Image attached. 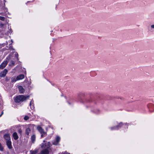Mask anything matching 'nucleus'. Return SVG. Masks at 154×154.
<instances>
[{
	"label": "nucleus",
	"instance_id": "obj_31",
	"mask_svg": "<svg viewBox=\"0 0 154 154\" xmlns=\"http://www.w3.org/2000/svg\"><path fill=\"white\" fill-rule=\"evenodd\" d=\"M4 0L5 1V0Z\"/></svg>",
	"mask_w": 154,
	"mask_h": 154
},
{
	"label": "nucleus",
	"instance_id": "obj_30",
	"mask_svg": "<svg viewBox=\"0 0 154 154\" xmlns=\"http://www.w3.org/2000/svg\"><path fill=\"white\" fill-rule=\"evenodd\" d=\"M125 125H126V126H127V124H125Z\"/></svg>",
	"mask_w": 154,
	"mask_h": 154
},
{
	"label": "nucleus",
	"instance_id": "obj_20",
	"mask_svg": "<svg viewBox=\"0 0 154 154\" xmlns=\"http://www.w3.org/2000/svg\"><path fill=\"white\" fill-rule=\"evenodd\" d=\"M3 150V148L1 144L0 143V150L1 151H2Z\"/></svg>",
	"mask_w": 154,
	"mask_h": 154
},
{
	"label": "nucleus",
	"instance_id": "obj_9",
	"mask_svg": "<svg viewBox=\"0 0 154 154\" xmlns=\"http://www.w3.org/2000/svg\"><path fill=\"white\" fill-rule=\"evenodd\" d=\"M122 125V124L121 123L119 124V125L116 126L115 127H112L111 128V130H115L118 129L119 128H120L121 126Z\"/></svg>",
	"mask_w": 154,
	"mask_h": 154
},
{
	"label": "nucleus",
	"instance_id": "obj_29",
	"mask_svg": "<svg viewBox=\"0 0 154 154\" xmlns=\"http://www.w3.org/2000/svg\"><path fill=\"white\" fill-rule=\"evenodd\" d=\"M1 26H3V24H1Z\"/></svg>",
	"mask_w": 154,
	"mask_h": 154
},
{
	"label": "nucleus",
	"instance_id": "obj_25",
	"mask_svg": "<svg viewBox=\"0 0 154 154\" xmlns=\"http://www.w3.org/2000/svg\"><path fill=\"white\" fill-rule=\"evenodd\" d=\"M63 154H70L69 153H68L66 151L65 152L63 153Z\"/></svg>",
	"mask_w": 154,
	"mask_h": 154
},
{
	"label": "nucleus",
	"instance_id": "obj_6",
	"mask_svg": "<svg viewBox=\"0 0 154 154\" xmlns=\"http://www.w3.org/2000/svg\"><path fill=\"white\" fill-rule=\"evenodd\" d=\"M8 64V61L7 60L4 61L0 65V69H3Z\"/></svg>",
	"mask_w": 154,
	"mask_h": 154
},
{
	"label": "nucleus",
	"instance_id": "obj_3",
	"mask_svg": "<svg viewBox=\"0 0 154 154\" xmlns=\"http://www.w3.org/2000/svg\"><path fill=\"white\" fill-rule=\"evenodd\" d=\"M37 129L38 131L41 134V137H43L46 136V133L44 132V130L41 127L39 126H38L37 127Z\"/></svg>",
	"mask_w": 154,
	"mask_h": 154
},
{
	"label": "nucleus",
	"instance_id": "obj_24",
	"mask_svg": "<svg viewBox=\"0 0 154 154\" xmlns=\"http://www.w3.org/2000/svg\"><path fill=\"white\" fill-rule=\"evenodd\" d=\"M150 27L152 29H154V24L151 25Z\"/></svg>",
	"mask_w": 154,
	"mask_h": 154
},
{
	"label": "nucleus",
	"instance_id": "obj_7",
	"mask_svg": "<svg viewBox=\"0 0 154 154\" xmlns=\"http://www.w3.org/2000/svg\"><path fill=\"white\" fill-rule=\"evenodd\" d=\"M4 137L6 141L11 140L10 136L8 134H5L4 136Z\"/></svg>",
	"mask_w": 154,
	"mask_h": 154
},
{
	"label": "nucleus",
	"instance_id": "obj_22",
	"mask_svg": "<svg viewBox=\"0 0 154 154\" xmlns=\"http://www.w3.org/2000/svg\"><path fill=\"white\" fill-rule=\"evenodd\" d=\"M29 119V117L27 116H25L24 118V119L26 120H27Z\"/></svg>",
	"mask_w": 154,
	"mask_h": 154
},
{
	"label": "nucleus",
	"instance_id": "obj_10",
	"mask_svg": "<svg viewBox=\"0 0 154 154\" xmlns=\"http://www.w3.org/2000/svg\"><path fill=\"white\" fill-rule=\"evenodd\" d=\"M18 89L20 93H23L25 91L24 89L22 86H19Z\"/></svg>",
	"mask_w": 154,
	"mask_h": 154
},
{
	"label": "nucleus",
	"instance_id": "obj_19",
	"mask_svg": "<svg viewBox=\"0 0 154 154\" xmlns=\"http://www.w3.org/2000/svg\"><path fill=\"white\" fill-rule=\"evenodd\" d=\"M5 19V18L4 17L0 16V20H2V21H4Z\"/></svg>",
	"mask_w": 154,
	"mask_h": 154
},
{
	"label": "nucleus",
	"instance_id": "obj_4",
	"mask_svg": "<svg viewBox=\"0 0 154 154\" xmlns=\"http://www.w3.org/2000/svg\"><path fill=\"white\" fill-rule=\"evenodd\" d=\"M60 140V138L58 136L56 137L55 140H53L52 142V144L53 145H57L59 144V143Z\"/></svg>",
	"mask_w": 154,
	"mask_h": 154
},
{
	"label": "nucleus",
	"instance_id": "obj_27",
	"mask_svg": "<svg viewBox=\"0 0 154 154\" xmlns=\"http://www.w3.org/2000/svg\"><path fill=\"white\" fill-rule=\"evenodd\" d=\"M15 56L17 57H18V54L17 53V54H15Z\"/></svg>",
	"mask_w": 154,
	"mask_h": 154
},
{
	"label": "nucleus",
	"instance_id": "obj_17",
	"mask_svg": "<svg viewBox=\"0 0 154 154\" xmlns=\"http://www.w3.org/2000/svg\"><path fill=\"white\" fill-rule=\"evenodd\" d=\"M17 80H17V77L16 78L14 77H13L11 79V82H15Z\"/></svg>",
	"mask_w": 154,
	"mask_h": 154
},
{
	"label": "nucleus",
	"instance_id": "obj_1",
	"mask_svg": "<svg viewBox=\"0 0 154 154\" xmlns=\"http://www.w3.org/2000/svg\"><path fill=\"white\" fill-rule=\"evenodd\" d=\"M51 146V143L49 142L44 144L42 146V148L44 149L42 151L41 154H48L49 149H50Z\"/></svg>",
	"mask_w": 154,
	"mask_h": 154
},
{
	"label": "nucleus",
	"instance_id": "obj_21",
	"mask_svg": "<svg viewBox=\"0 0 154 154\" xmlns=\"http://www.w3.org/2000/svg\"><path fill=\"white\" fill-rule=\"evenodd\" d=\"M8 32L9 33H11L12 32V29H11V28H8Z\"/></svg>",
	"mask_w": 154,
	"mask_h": 154
},
{
	"label": "nucleus",
	"instance_id": "obj_2",
	"mask_svg": "<svg viewBox=\"0 0 154 154\" xmlns=\"http://www.w3.org/2000/svg\"><path fill=\"white\" fill-rule=\"evenodd\" d=\"M29 97V96H25L23 95H20L16 97L14 99L16 103H19L20 101H24Z\"/></svg>",
	"mask_w": 154,
	"mask_h": 154
},
{
	"label": "nucleus",
	"instance_id": "obj_26",
	"mask_svg": "<svg viewBox=\"0 0 154 154\" xmlns=\"http://www.w3.org/2000/svg\"><path fill=\"white\" fill-rule=\"evenodd\" d=\"M3 113L4 112L3 111H2L1 114L0 115V117H1L2 116V115L3 114Z\"/></svg>",
	"mask_w": 154,
	"mask_h": 154
},
{
	"label": "nucleus",
	"instance_id": "obj_13",
	"mask_svg": "<svg viewBox=\"0 0 154 154\" xmlns=\"http://www.w3.org/2000/svg\"><path fill=\"white\" fill-rule=\"evenodd\" d=\"M35 136L34 134H33L31 136V138L32 143H34L35 140Z\"/></svg>",
	"mask_w": 154,
	"mask_h": 154
},
{
	"label": "nucleus",
	"instance_id": "obj_12",
	"mask_svg": "<svg viewBox=\"0 0 154 154\" xmlns=\"http://www.w3.org/2000/svg\"><path fill=\"white\" fill-rule=\"evenodd\" d=\"M17 77V80H18L23 79L24 78V75H23L21 74L18 75Z\"/></svg>",
	"mask_w": 154,
	"mask_h": 154
},
{
	"label": "nucleus",
	"instance_id": "obj_11",
	"mask_svg": "<svg viewBox=\"0 0 154 154\" xmlns=\"http://www.w3.org/2000/svg\"><path fill=\"white\" fill-rule=\"evenodd\" d=\"M13 137L14 138L15 140H17L18 138L19 137L17 135V134L16 132H14L13 134Z\"/></svg>",
	"mask_w": 154,
	"mask_h": 154
},
{
	"label": "nucleus",
	"instance_id": "obj_18",
	"mask_svg": "<svg viewBox=\"0 0 154 154\" xmlns=\"http://www.w3.org/2000/svg\"><path fill=\"white\" fill-rule=\"evenodd\" d=\"M30 152L31 154H36L37 152V151H31Z\"/></svg>",
	"mask_w": 154,
	"mask_h": 154
},
{
	"label": "nucleus",
	"instance_id": "obj_28",
	"mask_svg": "<svg viewBox=\"0 0 154 154\" xmlns=\"http://www.w3.org/2000/svg\"><path fill=\"white\" fill-rule=\"evenodd\" d=\"M0 15H4V14L2 13H0Z\"/></svg>",
	"mask_w": 154,
	"mask_h": 154
},
{
	"label": "nucleus",
	"instance_id": "obj_16",
	"mask_svg": "<svg viewBox=\"0 0 154 154\" xmlns=\"http://www.w3.org/2000/svg\"><path fill=\"white\" fill-rule=\"evenodd\" d=\"M30 132V130L29 128H27L26 130V134L28 135H29Z\"/></svg>",
	"mask_w": 154,
	"mask_h": 154
},
{
	"label": "nucleus",
	"instance_id": "obj_8",
	"mask_svg": "<svg viewBox=\"0 0 154 154\" xmlns=\"http://www.w3.org/2000/svg\"><path fill=\"white\" fill-rule=\"evenodd\" d=\"M6 144L8 148L9 149L12 148V147L11 145V140L6 141Z\"/></svg>",
	"mask_w": 154,
	"mask_h": 154
},
{
	"label": "nucleus",
	"instance_id": "obj_5",
	"mask_svg": "<svg viewBox=\"0 0 154 154\" xmlns=\"http://www.w3.org/2000/svg\"><path fill=\"white\" fill-rule=\"evenodd\" d=\"M8 72V71L7 69H4V70L1 72L0 73V76L1 77H5L7 74Z\"/></svg>",
	"mask_w": 154,
	"mask_h": 154
},
{
	"label": "nucleus",
	"instance_id": "obj_14",
	"mask_svg": "<svg viewBox=\"0 0 154 154\" xmlns=\"http://www.w3.org/2000/svg\"><path fill=\"white\" fill-rule=\"evenodd\" d=\"M30 106L31 109H34V107L33 106V101L32 100L30 103Z\"/></svg>",
	"mask_w": 154,
	"mask_h": 154
},
{
	"label": "nucleus",
	"instance_id": "obj_15",
	"mask_svg": "<svg viewBox=\"0 0 154 154\" xmlns=\"http://www.w3.org/2000/svg\"><path fill=\"white\" fill-rule=\"evenodd\" d=\"M15 65L14 62L13 60H11L10 63L9 64V66H13Z\"/></svg>",
	"mask_w": 154,
	"mask_h": 154
},
{
	"label": "nucleus",
	"instance_id": "obj_23",
	"mask_svg": "<svg viewBox=\"0 0 154 154\" xmlns=\"http://www.w3.org/2000/svg\"><path fill=\"white\" fill-rule=\"evenodd\" d=\"M18 132L20 134H22V130L21 129H19V130H18Z\"/></svg>",
	"mask_w": 154,
	"mask_h": 154
}]
</instances>
